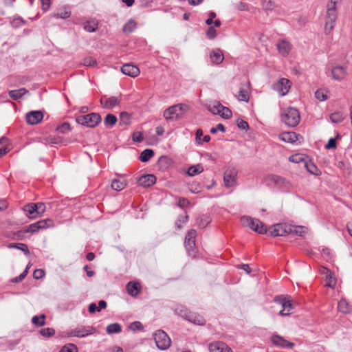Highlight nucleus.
Instances as JSON below:
<instances>
[{
  "label": "nucleus",
  "mask_w": 352,
  "mask_h": 352,
  "mask_svg": "<svg viewBox=\"0 0 352 352\" xmlns=\"http://www.w3.org/2000/svg\"><path fill=\"white\" fill-rule=\"evenodd\" d=\"M268 178L270 181L278 188L282 189H289L292 186L290 182L282 177L272 175H270Z\"/></svg>",
  "instance_id": "14"
},
{
  "label": "nucleus",
  "mask_w": 352,
  "mask_h": 352,
  "mask_svg": "<svg viewBox=\"0 0 352 352\" xmlns=\"http://www.w3.org/2000/svg\"><path fill=\"white\" fill-rule=\"evenodd\" d=\"M28 91L25 88H21L18 90H11L9 91V96L14 100H18L24 96Z\"/></svg>",
  "instance_id": "34"
},
{
  "label": "nucleus",
  "mask_w": 352,
  "mask_h": 352,
  "mask_svg": "<svg viewBox=\"0 0 352 352\" xmlns=\"http://www.w3.org/2000/svg\"><path fill=\"white\" fill-rule=\"evenodd\" d=\"M196 234H197L196 230L194 229H191L188 232V233L185 237V239H187L188 241L190 239H195Z\"/></svg>",
  "instance_id": "60"
},
{
  "label": "nucleus",
  "mask_w": 352,
  "mask_h": 352,
  "mask_svg": "<svg viewBox=\"0 0 352 352\" xmlns=\"http://www.w3.org/2000/svg\"><path fill=\"white\" fill-rule=\"evenodd\" d=\"M136 28V23L133 20H129L123 27V32L126 34L132 32Z\"/></svg>",
  "instance_id": "40"
},
{
  "label": "nucleus",
  "mask_w": 352,
  "mask_h": 352,
  "mask_svg": "<svg viewBox=\"0 0 352 352\" xmlns=\"http://www.w3.org/2000/svg\"><path fill=\"white\" fill-rule=\"evenodd\" d=\"M117 118L113 114H107L104 119V124L113 126L117 122Z\"/></svg>",
  "instance_id": "43"
},
{
  "label": "nucleus",
  "mask_w": 352,
  "mask_h": 352,
  "mask_svg": "<svg viewBox=\"0 0 352 352\" xmlns=\"http://www.w3.org/2000/svg\"><path fill=\"white\" fill-rule=\"evenodd\" d=\"M237 170L235 168H228L224 173L223 182L226 188H232L236 183Z\"/></svg>",
  "instance_id": "9"
},
{
  "label": "nucleus",
  "mask_w": 352,
  "mask_h": 352,
  "mask_svg": "<svg viewBox=\"0 0 352 352\" xmlns=\"http://www.w3.org/2000/svg\"><path fill=\"white\" fill-rule=\"evenodd\" d=\"M120 102V99L118 97L111 96L107 98L102 96L100 99L101 104L107 109H112L116 106H118Z\"/></svg>",
  "instance_id": "17"
},
{
  "label": "nucleus",
  "mask_w": 352,
  "mask_h": 352,
  "mask_svg": "<svg viewBox=\"0 0 352 352\" xmlns=\"http://www.w3.org/2000/svg\"><path fill=\"white\" fill-rule=\"evenodd\" d=\"M154 155V152L152 149H145L144 150L140 157V160L142 162H148L153 156Z\"/></svg>",
  "instance_id": "35"
},
{
  "label": "nucleus",
  "mask_w": 352,
  "mask_h": 352,
  "mask_svg": "<svg viewBox=\"0 0 352 352\" xmlns=\"http://www.w3.org/2000/svg\"><path fill=\"white\" fill-rule=\"evenodd\" d=\"M281 120L286 125L290 127H294L300 122V113L296 109L288 107L283 110Z\"/></svg>",
  "instance_id": "2"
},
{
  "label": "nucleus",
  "mask_w": 352,
  "mask_h": 352,
  "mask_svg": "<svg viewBox=\"0 0 352 352\" xmlns=\"http://www.w3.org/2000/svg\"><path fill=\"white\" fill-rule=\"evenodd\" d=\"M347 74L346 67L336 65L331 69L332 77L335 80L337 81H341L344 80L347 76Z\"/></svg>",
  "instance_id": "13"
},
{
  "label": "nucleus",
  "mask_w": 352,
  "mask_h": 352,
  "mask_svg": "<svg viewBox=\"0 0 352 352\" xmlns=\"http://www.w3.org/2000/svg\"><path fill=\"white\" fill-rule=\"evenodd\" d=\"M337 16V4L334 1H329L327 5V14L325 16L324 32L327 34H330L334 28Z\"/></svg>",
  "instance_id": "1"
},
{
  "label": "nucleus",
  "mask_w": 352,
  "mask_h": 352,
  "mask_svg": "<svg viewBox=\"0 0 352 352\" xmlns=\"http://www.w3.org/2000/svg\"><path fill=\"white\" fill-rule=\"evenodd\" d=\"M207 109L212 114L219 115L223 118L228 119L232 116L231 111L228 107L223 106L217 100L210 102L207 104Z\"/></svg>",
  "instance_id": "3"
},
{
  "label": "nucleus",
  "mask_w": 352,
  "mask_h": 352,
  "mask_svg": "<svg viewBox=\"0 0 352 352\" xmlns=\"http://www.w3.org/2000/svg\"><path fill=\"white\" fill-rule=\"evenodd\" d=\"M83 65L86 67H93L96 65V61L91 57H87L84 59Z\"/></svg>",
  "instance_id": "55"
},
{
  "label": "nucleus",
  "mask_w": 352,
  "mask_h": 352,
  "mask_svg": "<svg viewBox=\"0 0 352 352\" xmlns=\"http://www.w3.org/2000/svg\"><path fill=\"white\" fill-rule=\"evenodd\" d=\"M121 72L129 76L135 78L140 74L139 68L132 64H125L121 67Z\"/></svg>",
  "instance_id": "19"
},
{
  "label": "nucleus",
  "mask_w": 352,
  "mask_h": 352,
  "mask_svg": "<svg viewBox=\"0 0 352 352\" xmlns=\"http://www.w3.org/2000/svg\"><path fill=\"white\" fill-rule=\"evenodd\" d=\"M154 340L157 347L161 350H166L170 346V339L164 331H156L154 334Z\"/></svg>",
  "instance_id": "7"
},
{
  "label": "nucleus",
  "mask_w": 352,
  "mask_h": 352,
  "mask_svg": "<svg viewBox=\"0 0 352 352\" xmlns=\"http://www.w3.org/2000/svg\"><path fill=\"white\" fill-rule=\"evenodd\" d=\"M290 225L286 223H277L270 228V232L272 236H283L291 232Z\"/></svg>",
  "instance_id": "12"
},
{
  "label": "nucleus",
  "mask_w": 352,
  "mask_h": 352,
  "mask_svg": "<svg viewBox=\"0 0 352 352\" xmlns=\"http://www.w3.org/2000/svg\"><path fill=\"white\" fill-rule=\"evenodd\" d=\"M316 98L320 101H324L327 100V95L321 90H318L315 93Z\"/></svg>",
  "instance_id": "57"
},
{
  "label": "nucleus",
  "mask_w": 352,
  "mask_h": 352,
  "mask_svg": "<svg viewBox=\"0 0 352 352\" xmlns=\"http://www.w3.org/2000/svg\"><path fill=\"white\" fill-rule=\"evenodd\" d=\"M43 118V114L40 111H32L27 113L26 120L29 124L34 125L39 123Z\"/></svg>",
  "instance_id": "16"
},
{
  "label": "nucleus",
  "mask_w": 352,
  "mask_h": 352,
  "mask_svg": "<svg viewBox=\"0 0 352 352\" xmlns=\"http://www.w3.org/2000/svg\"><path fill=\"white\" fill-rule=\"evenodd\" d=\"M40 230V228L38 227V222L32 223L25 228H23V230L19 231L18 236H21L22 234L27 233V232H35Z\"/></svg>",
  "instance_id": "30"
},
{
  "label": "nucleus",
  "mask_w": 352,
  "mask_h": 352,
  "mask_svg": "<svg viewBox=\"0 0 352 352\" xmlns=\"http://www.w3.org/2000/svg\"><path fill=\"white\" fill-rule=\"evenodd\" d=\"M129 328L132 331L141 330L143 329V326L140 322L135 321L131 323Z\"/></svg>",
  "instance_id": "54"
},
{
  "label": "nucleus",
  "mask_w": 352,
  "mask_h": 352,
  "mask_svg": "<svg viewBox=\"0 0 352 352\" xmlns=\"http://www.w3.org/2000/svg\"><path fill=\"white\" fill-rule=\"evenodd\" d=\"M210 60L213 64L219 65L223 60V52L219 50H214L210 54Z\"/></svg>",
  "instance_id": "24"
},
{
  "label": "nucleus",
  "mask_w": 352,
  "mask_h": 352,
  "mask_svg": "<svg viewBox=\"0 0 352 352\" xmlns=\"http://www.w3.org/2000/svg\"><path fill=\"white\" fill-rule=\"evenodd\" d=\"M106 330H107V333L108 334L118 333L121 332L122 327H121L120 324H119L118 323H113V324H109L107 327Z\"/></svg>",
  "instance_id": "36"
},
{
  "label": "nucleus",
  "mask_w": 352,
  "mask_h": 352,
  "mask_svg": "<svg viewBox=\"0 0 352 352\" xmlns=\"http://www.w3.org/2000/svg\"><path fill=\"white\" fill-rule=\"evenodd\" d=\"M111 188L116 191H120L126 186V182L124 180L114 179L111 182Z\"/></svg>",
  "instance_id": "31"
},
{
  "label": "nucleus",
  "mask_w": 352,
  "mask_h": 352,
  "mask_svg": "<svg viewBox=\"0 0 352 352\" xmlns=\"http://www.w3.org/2000/svg\"><path fill=\"white\" fill-rule=\"evenodd\" d=\"M184 245H185V247H186V249L187 250V251L190 252V250H193V248L195 245V240L190 239L188 241L187 239H185Z\"/></svg>",
  "instance_id": "53"
},
{
  "label": "nucleus",
  "mask_w": 352,
  "mask_h": 352,
  "mask_svg": "<svg viewBox=\"0 0 352 352\" xmlns=\"http://www.w3.org/2000/svg\"><path fill=\"white\" fill-rule=\"evenodd\" d=\"M237 98L240 101L248 102L250 98V92L248 85L243 86L240 88Z\"/></svg>",
  "instance_id": "29"
},
{
  "label": "nucleus",
  "mask_w": 352,
  "mask_h": 352,
  "mask_svg": "<svg viewBox=\"0 0 352 352\" xmlns=\"http://www.w3.org/2000/svg\"><path fill=\"white\" fill-rule=\"evenodd\" d=\"M275 301L283 307L279 312L281 316H287L291 314V311L293 309V304L289 296H279L275 298Z\"/></svg>",
  "instance_id": "8"
},
{
  "label": "nucleus",
  "mask_w": 352,
  "mask_h": 352,
  "mask_svg": "<svg viewBox=\"0 0 352 352\" xmlns=\"http://www.w3.org/2000/svg\"><path fill=\"white\" fill-rule=\"evenodd\" d=\"M187 108L186 105L182 104L173 105L164 111V117L166 120L178 119L182 116Z\"/></svg>",
  "instance_id": "4"
},
{
  "label": "nucleus",
  "mask_w": 352,
  "mask_h": 352,
  "mask_svg": "<svg viewBox=\"0 0 352 352\" xmlns=\"http://www.w3.org/2000/svg\"><path fill=\"white\" fill-rule=\"evenodd\" d=\"M57 130L59 133H67L71 130L70 125L69 123L65 122L58 126Z\"/></svg>",
  "instance_id": "48"
},
{
  "label": "nucleus",
  "mask_w": 352,
  "mask_h": 352,
  "mask_svg": "<svg viewBox=\"0 0 352 352\" xmlns=\"http://www.w3.org/2000/svg\"><path fill=\"white\" fill-rule=\"evenodd\" d=\"M330 120L333 123H340L344 120V116L341 112H334L331 114Z\"/></svg>",
  "instance_id": "42"
},
{
  "label": "nucleus",
  "mask_w": 352,
  "mask_h": 352,
  "mask_svg": "<svg viewBox=\"0 0 352 352\" xmlns=\"http://www.w3.org/2000/svg\"><path fill=\"white\" fill-rule=\"evenodd\" d=\"M263 7L267 11H272L275 8V4L271 0H263Z\"/></svg>",
  "instance_id": "46"
},
{
  "label": "nucleus",
  "mask_w": 352,
  "mask_h": 352,
  "mask_svg": "<svg viewBox=\"0 0 352 352\" xmlns=\"http://www.w3.org/2000/svg\"><path fill=\"white\" fill-rule=\"evenodd\" d=\"M33 276L35 279H40L45 276V272L41 269L36 270L34 272Z\"/></svg>",
  "instance_id": "59"
},
{
  "label": "nucleus",
  "mask_w": 352,
  "mask_h": 352,
  "mask_svg": "<svg viewBox=\"0 0 352 352\" xmlns=\"http://www.w3.org/2000/svg\"><path fill=\"white\" fill-rule=\"evenodd\" d=\"M23 210L29 218L35 219L38 217L36 212V207L34 203L24 206Z\"/></svg>",
  "instance_id": "25"
},
{
  "label": "nucleus",
  "mask_w": 352,
  "mask_h": 352,
  "mask_svg": "<svg viewBox=\"0 0 352 352\" xmlns=\"http://www.w3.org/2000/svg\"><path fill=\"white\" fill-rule=\"evenodd\" d=\"M237 125L239 128L243 130H245L248 128L249 125L248 123L246 121H244L243 120H239L237 121Z\"/></svg>",
  "instance_id": "63"
},
{
  "label": "nucleus",
  "mask_w": 352,
  "mask_h": 352,
  "mask_svg": "<svg viewBox=\"0 0 352 352\" xmlns=\"http://www.w3.org/2000/svg\"><path fill=\"white\" fill-rule=\"evenodd\" d=\"M96 331V328L92 326H81L72 330L69 335L78 338H84L95 333Z\"/></svg>",
  "instance_id": "10"
},
{
  "label": "nucleus",
  "mask_w": 352,
  "mask_h": 352,
  "mask_svg": "<svg viewBox=\"0 0 352 352\" xmlns=\"http://www.w3.org/2000/svg\"><path fill=\"white\" fill-rule=\"evenodd\" d=\"M98 27V23L96 20L87 21L84 25V29L89 32H95Z\"/></svg>",
  "instance_id": "33"
},
{
  "label": "nucleus",
  "mask_w": 352,
  "mask_h": 352,
  "mask_svg": "<svg viewBox=\"0 0 352 352\" xmlns=\"http://www.w3.org/2000/svg\"><path fill=\"white\" fill-rule=\"evenodd\" d=\"M290 86V81L287 78H282L274 85V89L276 91L280 96H284L288 93Z\"/></svg>",
  "instance_id": "11"
},
{
  "label": "nucleus",
  "mask_w": 352,
  "mask_h": 352,
  "mask_svg": "<svg viewBox=\"0 0 352 352\" xmlns=\"http://www.w3.org/2000/svg\"><path fill=\"white\" fill-rule=\"evenodd\" d=\"M156 182V177L151 174L141 176L138 179V184L142 187H149Z\"/></svg>",
  "instance_id": "21"
},
{
  "label": "nucleus",
  "mask_w": 352,
  "mask_h": 352,
  "mask_svg": "<svg viewBox=\"0 0 352 352\" xmlns=\"http://www.w3.org/2000/svg\"><path fill=\"white\" fill-rule=\"evenodd\" d=\"M186 319L189 322L198 325H203L205 323V320L201 316L192 312H189L188 314Z\"/></svg>",
  "instance_id": "26"
},
{
  "label": "nucleus",
  "mask_w": 352,
  "mask_h": 352,
  "mask_svg": "<svg viewBox=\"0 0 352 352\" xmlns=\"http://www.w3.org/2000/svg\"><path fill=\"white\" fill-rule=\"evenodd\" d=\"M321 273L325 275V284L326 286L329 287H333L336 285V278L334 277L332 272L329 270L327 268L324 267L322 270Z\"/></svg>",
  "instance_id": "23"
},
{
  "label": "nucleus",
  "mask_w": 352,
  "mask_h": 352,
  "mask_svg": "<svg viewBox=\"0 0 352 352\" xmlns=\"http://www.w3.org/2000/svg\"><path fill=\"white\" fill-rule=\"evenodd\" d=\"M226 130L225 126L222 124H218L216 127H213L210 129L211 133H215L217 131L224 132Z\"/></svg>",
  "instance_id": "61"
},
{
  "label": "nucleus",
  "mask_w": 352,
  "mask_h": 352,
  "mask_svg": "<svg viewBox=\"0 0 352 352\" xmlns=\"http://www.w3.org/2000/svg\"><path fill=\"white\" fill-rule=\"evenodd\" d=\"M34 206L36 207V212L38 217H41L45 212L46 207L45 204L42 202H38L34 204Z\"/></svg>",
  "instance_id": "47"
},
{
  "label": "nucleus",
  "mask_w": 352,
  "mask_h": 352,
  "mask_svg": "<svg viewBox=\"0 0 352 352\" xmlns=\"http://www.w3.org/2000/svg\"><path fill=\"white\" fill-rule=\"evenodd\" d=\"M338 309L343 314H350L352 312V306L344 298H342L338 302Z\"/></svg>",
  "instance_id": "27"
},
{
  "label": "nucleus",
  "mask_w": 352,
  "mask_h": 352,
  "mask_svg": "<svg viewBox=\"0 0 352 352\" xmlns=\"http://www.w3.org/2000/svg\"><path fill=\"white\" fill-rule=\"evenodd\" d=\"M204 171V168L203 166L198 164H196V165H193V166H191L188 171H187V174L190 176V177H192V176H195V175H197L201 173H202Z\"/></svg>",
  "instance_id": "32"
},
{
  "label": "nucleus",
  "mask_w": 352,
  "mask_h": 352,
  "mask_svg": "<svg viewBox=\"0 0 352 352\" xmlns=\"http://www.w3.org/2000/svg\"><path fill=\"white\" fill-rule=\"evenodd\" d=\"M40 333L44 337H51L54 335L55 331L52 328H43L40 330Z\"/></svg>",
  "instance_id": "44"
},
{
  "label": "nucleus",
  "mask_w": 352,
  "mask_h": 352,
  "mask_svg": "<svg viewBox=\"0 0 352 352\" xmlns=\"http://www.w3.org/2000/svg\"><path fill=\"white\" fill-rule=\"evenodd\" d=\"M76 121L82 125L94 127L101 122V117L98 113H91L85 116H78Z\"/></svg>",
  "instance_id": "6"
},
{
  "label": "nucleus",
  "mask_w": 352,
  "mask_h": 352,
  "mask_svg": "<svg viewBox=\"0 0 352 352\" xmlns=\"http://www.w3.org/2000/svg\"><path fill=\"white\" fill-rule=\"evenodd\" d=\"M271 340L274 344L283 348H292L294 345V343L286 340L278 335L272 336Z\"/></svg>",
  "instance_id": "20"
},
{
  "label": "nucleus",
  "mask_w": 352,
  "mask_h": 352,
  "mask_svg": "<svg viewBox=\"0 0 352 352\" xmlns=\"http://www.w3.org/2000/svg\"><path fill=\"white\" fill-rule=\"evenodd\" d=\"M126 290L129 295L135 296L140 293V287L138 283L129 282L126 285Z\"/></svg>",
  "instance_id": "28"
},
{
  "label": "nucleus",
  "mask_w": 352,
  "mask_h": 352,
  "mask_svg": "<svg viewBox=\"0 0 352 352\" xmlns=\"http://www.w3.org/2000/svg\"><path fill=\"white\" fill-rule=\"evenodd\" d=\"M188 217L187 215L180 216L176 222V226L177 228H181L182 227V224L186 223L188 221Z\"/></svg>",
  "instance_id": "56"
},
{
  "label": "nucleus",
  "mask_w": 352,
  "mask_h": 352,
  "mask_svg": "<svg viewBox=\"0 0 352 352\" xmlns=\"http://www.w3.org/2000/svg\"><path fill=\"white\" fill-rule=\"evenodd\" d=\"M210 352H232L226 343L220 341L211 342L208 346Z\"/></svg>",
  "instance_id": "15"
},
{
  "label": "nucleus",
  "mask_w": 352,
  "mask_h": 352,
  "mask_svg": "<svg viewBox=\"0 0 352 352\" xmlns=\"http://www.w3.org/2000/svg\"><path fill=\"white\" fill-rule=\"evenodd\" d=\"M294 132H283L279 135V139L285 142L294 143L298 141V137Z\"/></svg>",
  "instance_id": "22"
},
{
  "label": "nucleus",
  "mask_w": 352,
  "mask_h": 352,
  "mask_svg": "<svg viewBox=\"0 0 352 352\" xmlns=\"http://www.w3.org/2000/svg\"><path fill=\"white\" fill-rule=\"evenodd\" d=\"M70 14L71 12L69 10H65L63 11L58 12L54 14V16L57 19H67L69 17Z\"/></svg>",
  "instance_id": "50"
},
{
  "label": "nucleus",
  "mask_w": 352,
  "mask_h": 352,
  "mask_svg": "<svg viewBox=\"0 0 352 352\" xmlns=\"http://www.w3.org/2000/svg\"><path fill=\"white\" fill-rule=\"evenodd\" d=\"M175 312L181 316L183 318H185L186 317V316L188 315V314L189 313L186 309L184 307L182 306V305H179V306H177L176 308H175Z\"/></svg>",
  "instance_id": "49"
},
{
  "label": "nucleus",
  "mask_w": 352,
  "mask_h": 352,
  "mask_svg": "<svg viewBox=\"0 0 352 352\" xmlns=\"http://www.w3.org/2000/svg\"><path fill=\"white\" fill-rule=\"evenodd\" d=\"M60 352H78V349L76 345L69 344L65 345L60 351Z\"/></svg>",
  "instance_id": "45"
},
{
  "label": "nucleus",
  "mask_w": 352,
  "mask_h": 352,
  "mask_svg": "<svg viewBox=\"0 0 352 352\" xmlns=\"http://www.w3.org/2000/svg\"><path fill=\"white\" fill-rule=\"evenodd\" d=\"M9 248H16L25 252L26 254H29L30 252L28 245L24 243H10L8 245Z\"/></svg>",
  "instance_id": "39"
},
{
  "label": "nucleus",
  "mask_w": 352,
  "mask_h": 352,
  "mask_svg": "<svg viewBox=\"0 0 352 352\" xmlns=\"http://www.w3.org/2000/svg\"><path fill=\"white\" fill-rule=\"evenodd\" d=\"M276 45L278 53L283 56H287L292 50L291 44L285 40H279Z\"/></svg>",
  "instance_id": "18"
},
{
  "label": "nucleus",
  "mask_w": 352,
  "mask_h": 352,
  "mask_svg": "<svg viewBox=\"0 0 352 352\" xmlns=\"http://www.w3.org/2000/svg\"><path fill=\"white\" fill-rule=\"evenodd\" d=\"M206 36L210 40L216 38L217 32L213 26L210 25L209 28L208 29V30L206 32Z\"/></svg>",
  "instance_id": "51"
},
{
  "label": "nucleus",
  "mask_w": 352,
  "mask_h": 352,
  "mask_svg": "<svg viewBox=\"0 0 352 352\" xmlns=\"http://www.w3.org/2000/svg\"><path fill=\"white\" fill-rule=\"evenodd\" d=\"M190 204L189 201L185 198H180L178 201V205L179 207L185 208L187 207Z\"/></svg>",
  "instance_id": "64"
},
{
  "label": "nucleus",
  "mask_w": 352,
  "mask_h": 352,
  "mask_svg": "<svg viewBox=\"0 0 352 352\" xmlns=\"http://www.w3.org/2000/svg\"><path fill=\"white\" fill-rule=\"evenodd\" d=\"M241 222L243 226L250 228L259 234H264L267 232L263 223L258 219L243 216L241 218Z\"/></svg>",
  "instance_id": "5"
},
{
  "label": "nucleus",
  "mask_w": 352,
  "mask_h": 352,
  "mask_svg": "<svg viewBox=\"0 0 352 352\" xmlns=\"http://www.w3.org/2000/svg\"><path fill=\"white\" fill-rule=\"evenodd\" d=\"M291 232L289 233H294L298 236H302L306 232L307 228L304 226H296L290 225Z\"/></svg>",
  "instance_id": "38"
},
{
  "label": "nucleus",
  "mask_w": 352,
  "mask_h": 352,
  "mask_svg": "<svg viewBox=\"0 0 352 352\" xmlns=\"http://www.w3.org/2000/svg\"><path fill=\"white\" fill-rule=\"evenodd\" d=\"M216 17V14L214 12H210L208 14V18L206 21V23L211 25L213 23V19Z\"/></svg>",
  "instance_id": "62"
},
{
  "label": "nucleus",
  "mask_w": 352,
  "mask_h": 352,
  "mask_svg": "<svg viewBox=\"0 0 352 352\" xmlns=\"http://www.w3.org/2000/svg\"><path fill=\"white\" fill-rule=\"evenodd\" d=\"M37 222L40 230L47 229L54 226V221L51 219H43Z\"/></svg>",
  "instance_id": "37"
},
{
  "label": "nucleus",
  "mask_w": 352,
  "mask_h": 352,
  "mask_svg": "<svg viewBox=\"0 0 352 352\" xmlns=\"http://www.w3.org/2000/svg\"><path fill=\"white\" fill-rule=\"evenodd\" d=\"M45 316L44 314L41 315V316H34L32 318V322L38 327H42L45 324Z\"/></svg>",
  "instance_id": "41"
},
{
  "label": "nucleus",
  "mask_w": 352,
  "mask_h": 352,
  "mask_svg": "<svg viewBox=\"0 0 352 352\" xmlns=\"http://www.w3.org/2000/svg\"><path fill=\"white\" fill-rule=\"evenodd\" d=\"M289 161L294 163H300L304 161V158L301 154H295L289 157Z\"/></svg>",
  "instance_id": "52"
},
{
  "label": "nucleus",
  "mask_w": 352,
  "mask_h": 352,
  "mask_svg": "<svg viewBox=\"0 0 352 352\" xmlns=\"http://www.w3.org/2000/svg\"><path fill=\"white\" fill-rule=\"evenodd\" d=\"M132 139L134 142H141L143 140V135L141 132L136 131L133 133Z\"/></svg>",
  "instance_id": "58"
}]
</instances>
